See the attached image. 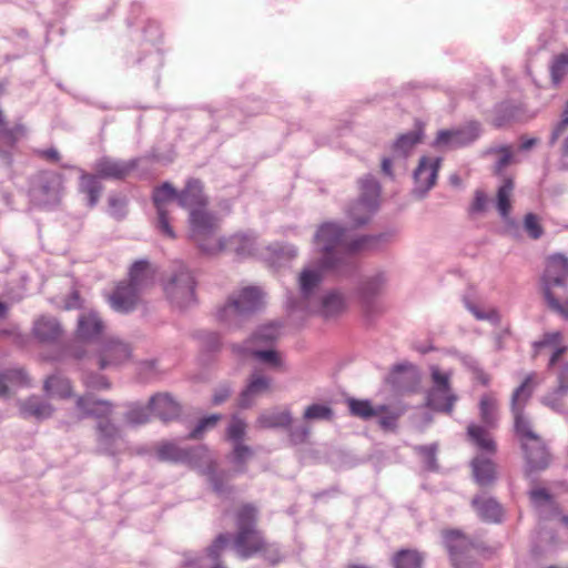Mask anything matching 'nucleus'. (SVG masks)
Masks as SVG:
<instances>
[{"instance_id": "680f3d73", "label": "nucleus", "mask_w": 568, "mask_h": 568, "mask_svg": "<svg viewBox=\"0 0 568 568\" xmlns=\"http://www.w3.org/2000/svg\"><path fill=\"white\" fill-rule=\"evenodd\" d=\"M488 199L485 192L477 190L475 193L474 201L471 203L470 210L471 212H483L486 209Z\"/></svg>"}, {"instance_id": "4468645a", "label": "nucleus", "mask_w": 568, "mask_h": 568, "mask_svg": "<svg viewBox=\"0 0 568 568\" xmlns=\"http://www.w3.org/2000/svg\"><path fill=\"white\" fill-rule=\"evenodd\" d=\"M106 301L115 312L130 313L142 303L143 294L122 280L106 295Z\"/></svg>"}, {"instance_id": "9d476101", "label": "nucleus", "mask_w": 568, "mask_h": 568, "mask_svg": "<svg viewBox=\"0 0 568 568\" xmlns=\"http://www.w3.org/2000/svg\"><path fill=\"white\" fill-rule=\"evenodd\" d=\"M179 194L180 193H178L170 183L165 182L154 190L152 196L158 212L156 229L163 236L172 240L175 239L176 235L170 224L171 219L168 206L174 200L179 202Z\"/></svg>"}, {"instance_id": "f3484780", "label": "nucleus", "mask_w": 568, "mask_h": 568, "mask_svg": "<svg viewBox=\"0 0 568 568\" xmlns=\"http://www.w3.org/2000/svg\"><path fill=\"white\" fill-rule=\"evenodd\" d=\"M155 276L156 270L149 261L138 260L130 266L124 281L144 295L154 285Z\"/></svg>"}, {"instance_id": "412c9836", "label": "nucleus", "mask_w": 568, "mask_h": 568, "mask_svg": "<svg viewBox=\"0 0 568 568\" xmlns=\"http://www.w3.org/2000/svg\"><path fill=\"white\" fill-rule=\"evenodd\" d=\"M206 453L204 447L183 449L174 443L165 442L156 447V456L161 462L193 464L196 456Z\"/></svg>"}, {"instance_id": "37998d69", "label": "nucleus", "mask_w": 568, "mask_h": 568, "mask_svg": "<svg viewBox=\"0 0 568 568\" xmlns=\"http://www.w3.org/2000/svg\"><path fill=\"white\" fill-rule=\"evenodd\" d=\"M246 427L247 425L243 419L233 416L226 430L227 439L232 440L234 444L242 443L246 434Z\"/></svg>"}, {"instance_id": "58836bf2", "label": "nucleus", "mask_w": 568, "mask_h": 568, "mask_svg": "<svg viewBox=\"0 0 568 568\" xmlns=\"http://www.w3.org/2000/svg\"><path fill=\"white\" fill-rule=\"evenodd\" d=\"M423 556L414 549H402L393 557L394 568H422Z\"/></svg>"}, {"instance_id": "603ef678", "label": "nucleus", "mask_w": 568, "mask_h": 568, "mask_svg": "<svg viewBox=\"0 0 568 568\" xmlns=\"http://www.w3.org/2000/svg\"><path fill=\"white\" fill-rule=\"evenodd\" d=\"M253 456V450L250 446L243 443H236L233 447V462L236 465L243 466Z\"/></svg>"}, {"instance_id": "09e8293b", "label": "nucleus", "mask_w": 568, "mask_h": 568, "mask_svg": "<svg viewBox=\"0 0 568 568\" xmlns=\"http://www.w3.org/2000/svg\"><path fill=\"white\" fill-rule=\"evenodd\" d=\"M149 406H134L126 413V420L132 425H142L149 422Z\"/></svg>"}, {"instance_id": "338daca9", "label": "nucleus", "mask_w": 568, "mask_h": 568, "mask_svg": "<svg viewBox=\"0 0 568 568\" xmlns=\"http://www.w3.org/2000/svg\"><path fill=\"white\" fill-rule=\"evenodd\" d=\"M256 337L264 341H273L277 337V328L273 325L266 326Z\"/></svg>"}, {"instance_id": "3c124183", "label": "nucleus", "mask_w": 568, "mask_h": 568, "mask_svg": "<svg viewBox=\"0 0 568 568\" xmlns=\"http://www.w3.org/2000/svg\"><path fill=\"white\" fill-rule=\"evenodd\" d=\"M220 419L221 415L217 414L202 418L196 427L190 433L189 437L193 439L199 438L204 430L213 428Z\"/></svg>"}, {"instance_id": "1a4fd4ad", "label": "nucleus", "mask_w": 568, "mask_h": 568, "mask_svg": "<svg viewBox=\"0 0 568 568\" xmlns=\"http://www.w3.org/2000/svg\"><path fill=\"white\" fill-rule=\"evenodd\" d=\"M567 284L568 258L561 254L549 256L541 280L542 293L546 301L559 294L558 290H565Z\"/></svg>"}, {"instance_id": "a18cd8bd", "label": "nucleus", "mask_w": 568, "mask_h": 568, "mask_svg": "<svg viewBox=\"0 0 568 568\" xmlns=\"http://www.w3.org/2000/svg\"><path fill=\"white\" fill-rule=\"evenodd\" d=\"M420 140L422 136L419 133L409 132L399 136L394 148L396 151H399L406 155Z\"/></svg>"}, {"instance_id": "39448f33", "label": "nucleus", "mask_w": 568, "mask_h": 568, "mask_svg": "<svg viewBox=\"0 0 568 568\" xmlns=\"http://www.w3.org/2000/svg\"><path fill=\"white\" fill-rule=\"evenodd\" d=\"M263 304V293L257 287H244L219 311L217 317L227 324H237L240 320Z\"/></svg>"}, {"instance_id": "69168bd1", "label": "nucleus", "mask_w": 568, "mask_h": 568, "mask_svg": "<svg viewBox=\"0 0 568 568\" xmlns=\"http://www.w3.org/2000/svg\"><path fill=\"white\" fill-rule=\"evenodd\" d=\"M418 453L420 455H423L427 460L429 462H434L435 460V456H436V452H437V446L436 445H426V446H419L417 448Z\"/></svg>"}, {"instance_id": "864d4df0", "label": "nucleus", "mask_w": 568, "mask_h": 568, "mask_svg": "<svg viewBox=\"0 0 568 568\" xmlns=\"http://www.w3.org/2000/svg\"><path fill=\"white\" fill-rule=\"evenodd\" d=\"M227 538L224 535H220L214 544L209 548V555L212 557L213 566L212 568H225L220 562L216 561L220 551L226 546Z\"/></svg>"}, {"instance_id": "ea45409f", "label": "nucleus", "mask_w": 568, "mask_h": 568, "mask_svg": "<svg viewBox=\"0 0 568 568\" xmlns=\"http://www.w3.org/2000/svg\"><path fill=\"white\" fill-rule=\"evenodd\" d=\"M345 310L344 297L336 292L328 293L322 301V314L325 317L338 315Z\"/></svg>"}, {"instance_id": "dca6fc26", "label": "nucleus", "mask_w": 568, "mask_h": 568, "mask_svg": "<svg viewBox=\"0 0 568 568\" xmlns=\"http://www.w3.org/2000/svg\"><path fill=\"white\" fill-rule=\"evenodd\" d=\"M440 164V158L423 156L419 160L414 172L416 192L424 194L435 185Z\"/></svg>"}, {"instance_id": "aec40b11", "label": "nucleus", "mask_w": 568, "mask_h": 568, "mask_svg": "<svg viewBox=\"0 0 568 568\" xmlns=\"http://www.w3.org/2000/svg\"><path fill=\"white\" fill-rule=\"evenodd\" d=\"M541 379L539 374L536 372H531L521 382V384L514 390L511 396V412L514 415V420H517V417L528 418L524 413V404L529 399L534 389L540 384Z\"/></svg>"}, {"instance_id": "e433bc0d", "label": "nucleus", "mask_w": 568, "mask_h": 568, "mask_svg": "<svg viewBox=\"0 0 568 568\" xmlns=\"http://www.w3.org/2000/svg\"><path fill=\"white\" fill-rule=\"evenodd\" d=\"M347 406L353 416L362 419L375 417L385 410V405L374 407L367 399L348 398Z\"/></svg>"}, {"instance_id": "49530a36", "label": "nucleus", "mask_w": 568, "mask_h": 568, "mask_svg": "<svg viewBox=\"0 0 568 568\" xmlns=\"http://www.w3.org/2000/svg\"><path fill=\"white\" fill-rule=\"evenodd\" d=\"M524 227H525L526 232L528 233V235L534 240L539 239L544 233V230L539 222L538 216L532 213H528L525 216Z\"/></svg>"}, {"instance_id": "0eeeda50", "label": "nucleus", "mask_w": 568, "mask_h": 568, "mask_svg": "<svg viewBox=\"0 0 568 568\" xmlns=\"http://www.w3.org/2000/svg\"><path fill=\"white\" fill-rule=\"evenodd\" d=\"M443 536L453 567L475 568L479 548L458 530H446Z\"/></svg>"}, {"instance_id": "2eb2a0df", "label": "nucleus", "mask_w": 568, "mask_h": 568, "mask_svg": "<svg viewBox=\"0 0 568 568\" xmlns=\"http://www.w3.org/2000/svg\"><path fill=\"white\" fill-rule=\"evenodd\" d=\"M257 521V509L251 504L240 506L235 513V525L237 532L234 539V545L246 547L247 539L254 538L256 546L260 545V539L254 534Z\"/></svg>"}, {"instance_id": "4be33fe9", "label": "nucleus", "mask_w": 568, "mask_h": 568, "mask_svg": "<svg viewBox=\"0 0 568 568\" xmlns=\"http://www.w3.org/2000/svg\"><path fill=\"white\" fill-rule=\"evenodd\" d=\"M495 428L488 427L485 424L470 423L466 429L467 439L478 450L488 455H495L497 453V443L491 434V430Z\"/></svg>"}, {"instance_id": "72a5a7b5", "label": "nucleus", "mask_w": 568, "mask_h": 568, "mask_svg": "<svg viewBox=\"0 0 568 568\" xmlns=\"http://www.w3.org/2000/svg\"><path fill=\"white\" fill-rule=\"evenodd\" d=\"M515 182L511 178H505L496 194V207L503 219H507L511 211V197Z\"/></svg>"}, {"instance_id": "393cba45", "label": "nucleus", "mask_w": 568, "mask_h": 568, "mask_svg": "<svg viewBox=\"0 0 568 568\" xmlns=\"http://www.w3.org/2000/svg\"><path fill=\"white\" fill-rule=\"evenodd\" d=\"M150 410L164 422L179 417L181 407L169 394H156L150 398Z\"/></svg>"}, {"instance_id": "a19ab883", "label": "nucleus", "mask_w": 568, "mask_h": 568, "mask_svg": "<svg viewBox=\"0 0 568 568\" xmlns=\"http://www.w3.org/2000/svg\"><path fill=\"white\" fill-rule=\"evenodd\" d=\"M549 71L552 83L560 84L568 71V53L556 54L551 60Z\"/></svg>"}, {"instance_id": "473e14b6", "label": "nucleus", "mask_w": 568, "mask_h": 568, "mask_svg": "<svg viewBox=\"0 0 568 568\" xmlns=\"http://www.w3.org/2000/svg\"><path fill=\"white\" fill-rule=\"evenodd\" d=\"M20 410L24 417L44 419L52 415L53 407L39 397L32 396L20 404Z\"/></svg>"}, {"instance_id": "6e6552de", "label": "nucleus", "mask_w": 568, "mask_h": 568, "mask_svg": "<svg viewBox=\"0 0 568 568\" xmlns=\"http://www.w3.org/2000/svg\"><path fill=\"white\" fill-rule=\"evenodd\" d=\"M381 187L377 181L372 178H365L361 181L359 199L349 207L347 214L356 225L365 224L378 207Z\"/></svg>"}, {"instance_id": "4d7b16f0", "label": "nucleus", "mask_w": 568, "mask_h": 568, "mask_svg": "<svg viewBox=\"0 0 568 568\" xmlns=\"http://www.w3.org/2000/svg\"><path fill=\"white\" fill-rule=\"evenodd\" d=\"M568 128V102L566 103L565 110L562 112V119L561 121L556 125L551 133L550 138V144H555L557 140L560 138V135L566 131Z\"/></svg>"}, {"instance_id": "de8ad7c7", "label": "nucleus", "mask_w": 568, "mask_h": 568, "mask_svg": "<svg viewBox=\"0 0 568 568\" xmlns=\"http://www.w3.org/2000/svg\"><path fill=\"white\" fill-rule=\"evenodd\" d=\"M84 386L90 390L108 389L110 383L105 376L99 374H87L82 378Z\"/></svg>"}, {"instance_id": "c756f323", "label": "nucleus", "mask_w": 568, "mask_h": 568, "mask_svg": "<svg viewBox=\"0 0 568 568\" xmlns=\"http://www.w3.org/2000/svg\"><path fill=\"white\" fill-rule=\"evenodd\" d=\"M473 475L476 483L480 486L493 484L496 478V465L486 457L477 456L471 462Z\"/></svg>"}, {"instance_id": "f03ea898", "label": "nucleus", "mask_w": 568, "mask_h": 568, "mask_svg": "<svg viewBox=\"0 0 568 568\" xmlns=\"http://www.w3.org/2000/svg\"><path fill=\"white\" fill-rule=\"evenodd\" d=\"M207 200L203 194V185L197 180H189L179 194V205L190 210V236L204 253H215L223 244L214 239L219 230V220L206 210Z\"/></svg>"}, {"instance_id": "13d9d810", "label": "nucleus", "mask_w": 568, "mask_h": 568, "mask_svg": "<svg viewBox=\"0 0 568 568\" xmlns=\"http://www.w3.org/2000/svg\"><path fill=\"white\" fill-rule=\"evenodd\" d=\"M109 204L112 209V214L118 217V219H121L124 216L125 214V206H126V201L124 197H121V196H111L109 199Z\"/></svg>"}, {"instance_id": "8fccbe9b", "label": "nucleus", "mask_w": 568, "mask_h": 568, "mask_svg": "<svg viewBox=\"0 0 568 568\" xmlns=\"http://www.w3.org/2000/svg\"><path fill=\"white\" fill-rule=\"evenodd\" d=\"M496 153H498L499 160L497 161L494 172L495 174L499 175L503 173L506 166H508L513 160V150L511 146L504 145L496 150Z\"/></svg>"}, {"instance_id": "f257e3e1", "label": "nucleus", "mask_w": 568, "mask_h": 568, "mask_svg": "<svg viewBox=\"0 0 568 568\" xmlns=\"http://www.w3.org/2000/svg\"><path fill=\"white\" fill-rule=\"evenodd\" d=\"M376 239H353L349 232L336 223H324L316 233V243L323 257L316 268H305L300 275V287L308 295L321 283L323 271L336 267L348 255L374 247Z\"/></svg>"}, {"instance_id": "c85d7f7f", "label": "nucleus", "mask_w": 568, "mask_h": 568, "mask_svg": "<svg viewBox=\"0 0 568 568\" xmlns=\"http://www.w3.org/2000/svg\"><path fill=\"white\" fill-rule=\"evenodd\" d=\"M479 417L488 427H497L499 419L498 399L494 393L484 394L478 404Z\"/></svg>"}, {"instance_id": "ddd939ff", "label": "nucleus", "mask_w": 568, "mask_h": 568, "mask_svg": "<svg viewBox=\"0 0 568 568\" xmlns=\"http://www.w3.org/2000/svg\"><path fill=\"white\" fill-rule=\"evenodd\" d=\"M480 128L477 122H469L456 130H440L434 141V146L438 149H457L478 139Z\"/></svg>"}, {"instance_id": "5fc2aeb1", "label": "nucleus", "mask_w": 568, "mask_h": 568, "mask_svg": "<svg viewBox=\"0 0 568 568\" xmlns=\"http://www.w3.org/2000/svg\"><path fill=\"white\" fill-rule=\"evenodd\" d=\"M530 499L536 507L552 505V496L545 488H535L530 491Z\"/></svg>"}, {"instance_id": "052dcab7", "label": "nucleus", "mask_w": 568, "mask_h": 568, "mask_svg": "<svg viewBox=\"0 0 568 568\" xmlns=\"http://www.w3.org/2000/svg\"><path fill=\"white\" fill-rule=\"evenodd\" d=\"M310 435V429L306 426H298L290 429V439L293 444L305 443Z\"/></svg>"}, {"instance_id": "c9c22d12", "label": "nucleus", "mask_w": 568, "mask_h": 568, "mask_svg": "<svg viewBox=\"0 0 568 568\" xmlns=\"http://www.w3.org/2000/svg\"><path fill=\"white\" fill-rule=\"evenodd\" d=\"M102 189V184L100 183L97 174L83 172L80 175L79 190L81 193L88 195L89 205L91 207L98 203Z\"/></svg>"}, {"instance_id": "6ab92c4d", "label": "nucleus", "mask_w": 568, "mask_h": 568, "mask_svg": "<svg viewBox=\"0 0 568 568\" xmlns=\"http://www.w3.org/2000/svg\"><path fill=\"white\" fill-rule=\"evenodd\" d=\"M535 355L545 349L550 351L548 368L557 365L558 361L567 353L568 346L564 344V335L560 332H547L534 344Z\"/></svg>"}, {"instance_id": "9b49d317", "label": "nucleus", "mask_w": 568, "mask_h": 568, "mask_svg": "<svg viewBox=\"0 0 568 568\" xmlns=\"http://www.w3.org/2000/svg\"><path fill=\"white\" fill-rule=\"evenodd\" d=\"M554 371L556 385L541 399V403L557 413L568 410V361H558L557 365L551 367Z\"/></svg>"}, {"instance_id": "2f4dec72", "label": "nucleus", "mask_w": 568, "mask_h": 568, "mask_svg": "<svg viewBox=\"0 0 568 568\" xmlns=\"http://www.w3.org/2000/svg\"><path fill=\"white\" fill-rule=\"evenodd\" d=\"M291 423L292 415L288 409L264 412L256 419V426L262 429L288 427Z\"/></svg>"}, {"instance_id": "bb28decb", "label": "nucleus", "mask_w": 568, "mask_h": 568, "mask_svg": "<svg viewBox=\"0 0 568 568\" xmlns=\"http://www.w3.org/2000/svg\"><path fill=\"white\" fill-rule=\"evenodd\" d=\"M104 329V324L98 313L90 311L79 316L77 336L82 341L97 338Z\"/></svg>"}, {"instance_id": "e2e57ef3", "label": "nucleus", "mask_w": 568, "mask_h": 568, "mask_svg": "<svg viewBox=\"0 0 568 568\" xmlns=\"http://www.w3.org/2000/svg\"><path fill=\"white\" fill-rule=\"evenodd\" d=\"M82 305V301L80 294L77 290H73L64 300L63 308L64 310H75L80 308Z\"/></svg>"}, {"instance_id": "f704fd0d", "label": "nucleus", "mask_w": 568, "mask_h": 568, "mask_svg": "<svg viewBox=\"0 0 568 568\" xmlns=\"http://www.w3.org/2000/svg\"><path fill=\"white\" fill-rule=\"evenodd\" d=\"M473 506L486 521L498 523L503 516L500 505L491 498L476 497L473 499Z\"/></svg>"}, {"instance_id": "7ed1b4c3", "label": "nucleus", "mask_w": 568, "mask_h": 568, "mask_svg": "<svg viewBox=\"0 0 568 568\" xmlns=\"http://www.w3.org/2000/svg\"><path fill=\"white\" fill-rule=\"evenodd\" d=\"M514 430L530 471L544 470L551 463V454L544 438L535 430L529 418L517 417Z\"/></svg>"}, {"instance_id": "7c9ffc66", "label": "nucleus", "mask_w": 568, "mask_h": 568, "mask_svg": "<svg viewBox=\"0 0 568 568\" xmlns=\"http://www.w3.org/2000/svg\"><path fill=\"white\" fill-rule=\"evenodd\" d=\"M214 239L223 244V248L215 252L217 254L227 248L233 250L239 255H251L255 248V241L247 234H234L227 240H222L214 233Z\"/></svg>"}, {"instance_id": "cd10ccee", "label": "nucleus", "mask_w": 568, "mask_h": 568, "mask_svg": "<svg viewBox=\"0 0 568 568\" xmlns=\"http://www.w3.org/2000/svg\"><path fill=\"white\" fill-rule=\"evenodd\" d=\"M32 332L41 342H54L62 334L60 324L50 316H40L36 320Z\"/></svg>"}, {"instance_id": "774afa93", "label": "nucleus", "mask_w": 568, "mask_h": 568, "mask_svg": "<svg viewBox=\"0 0 568 568\" xmlns=\"http://www.w3.org/2000/svg\"><path fill=\"white\" fill-rule=\"evenodd\" d=\"M38 154L51 162H58L60 160V154L55 149L41 150L38 152Z\"/></svg>"}, {"instance_id": "c03bdc74", "label": "nucleus", "mask_w": 568, "mask_h": 568, "mask_svg": "<svg viewBox=\"0 0 568 568\" xmlns=\"http://www.w3.org/2000/svg\"><path fill=\"white\" fill-rule=\"evenodd\" d=\"M402 412L392 410L387 406H385V410L377 415L379 417L378 424L382 429L386 432H394L397 427V420L400 417Z\"/></svg>"}, {"instance_id": "b1692460", "label": "nucleus", "mask_w": 568, "mask_h": 568, "mask_svg": "<svg viewBox=\"0 0 568 568\" xmlns=\"http://www.w3.org/2000/svg\"><path fill=\"white\" fill-rule=\"evenodd\" d=\"M135 169V162L103 158L94 164L95 174L102 179H124Z\"/></svg>"}, {"instance_id": "5701e85b", "label": "nucleus", "mask_w": 568, "mask_h": 568, "mask_svg": "<svg viewBox=\"0 0 568 568\" xmlns=\"http://www.w3.org/2000/svg\"><path fill=\"white\" fill-rule=\"evenodd\" d=\"M254 534L260 539V545L256 546V541L254 540V538L250 537L247 539L246 547L235 545L239 555L242 558H248L257 552H261L264 556V558L267 559L271 564H277L281 560V555L277 547L266 542V540L263 538V536L256 528H254Z\"/></svg>"}, {"instance_id": "79ce46f5", "label": "nucleus", "mask_w": 568, "mask_h": 568, "mask_svg": "<svg viewBox=\"0 0 568 568\" xmlns=\"http://www.w3.org/2000/svg\"><path fill=\"white\" fill-rule=\"evenodd\" d=\"M334 416L333 409L323 404H312L304 410L305 420H331Z\"/></svg>"}, {"instance_id": "0e129e2a", "label": "nucleus", "mask_w": 568, "mask_h": 568, "mask_svg": "<svg viewBox=\"0 0 568 568\" xmlns=\"http://www.w3.org/2000/svg\"><path fill=\"white\" fill-rule=\"evenodd\" d=\"M231 395V389L227 386H222L213 395V404L220 405L224 403Z\"/></svg>"}, {"instance_id": "f8f14e48", "label": "nucleus", "mask_w": 568, "mask_h": 568, "mask_svg": "<svg viewBox=\"0 0 568 568\" xmlns=\"http://www.w3.org/2000/svg\"><path fill=\"white\" fill-rule=\"evenodd\" d=\"M195 282L187 270H181L164 286L170 301L179 307H185L194 301Z\"/></svg>"}, {"instance_id": "4c0bfd02", "label": "nucleus", "mask_w": 568, "mask_h": 568, "mask_svg": "<svg viewBox=\"0 0 568 568\" xmlns=\"http://www.w3.org/2000/svg\"><path fill=\"white\" fill-rule=\"evenodd\" d=\"M43 389L51 397L68 398L72 395V386L68 378L52 375L44 381Z\"/></svg>"}, {"instance_id": "6e6d98bb", "label": "nucleus", "mask_w": 568, "mask_h": 568, "mask_svg": "<svg viewBox=\"0 0 568 568\" xmlns=\"http://www.w3.org/2000/svg\"><path fill=\"white\" fill-rule=\"evenodd\" d=\"M0 130H1V133L3 134V136L10 141H16L18 139V136L24 134L23 125H17L12 129L6 128V119H4V115L1 110H0Z\"/></svg>"}, {"instance_id": "bf43d9fd", "label": "nucleus", "mask_w": 568, "mask_h": 568, "mask_svg": "<svg viewBox=\"0 0 568 568\" xmlns=\"http://www.w3.org/2000/svg\"><path fill=\"white\" fill-rule=\"evenodd\" d=\"M252 354L263 362L270 363L274 366H278L281 364L280 356L275 351H253Z\"/></svg>"}, {"instance_id": "423d86ee", "label": "nucleus", "mask_w": 568, "mask_h": 568, "mask_svg": "<svg viewBox=\"0 0 568 568\" xmlns=\"http://www.w3.org/2000/svg\"><path fill=\"white\" fill-rule=\"evenodd\" d=\"M430 377L433 385L427 392L426 405L436 412L450 415L458 399L450 386L452 374L433 366Z\"/></svg>"}, {"instance_id": "a211bd4d", "label": "nucleus", "mask_w": 568, "mask_h": 568, "mask_svg": "<svg viewBox=\"0 0 568 568\" xmlns=\"http://www.w3.org/2000/svg\"><path fill=\"white\" fill-rule=\"evenodd\" d=\"M131 356L128 344L118 338H109L102 346L99 355V368L105 369L126 362Z\"/></svg>"}, {"instance_id": "20e7f679", "label": "nucleus", "mask_w": 568, "mask_h": 568, "mask_svg": "<svg viewBox=\"0 0 568 568\" xmlns=\"http://www.w3.org/2000/svg\"><path fill=\"white\" fill-rule=\"evenodd\" d=\"M77 407L81 417L92 416L100 419L97 426L98 442L105 452H111L112 446L120 439L118 427L105 419L112 413V404L108 400L97 399L91 394H85L78 397Z\"/></svg>"}, {"instance_id": "a878e982", "label": "nucleus", "mask_w": 568, "mask_h": 568, "mask_svg": "<svg viewBox=\"0 0 568 568\" xmlns=\"http://www.w3.org/2000/svg\"><path fill=\"white\" fill-rule=\"evenodd\" d=\"M271 389V379L265 377L258 373L252 374L250 382L245 389L240 395L239 405L242 408L250 407L255 398L264 393L270 392Z\"/></svg>"}]
</instances>
